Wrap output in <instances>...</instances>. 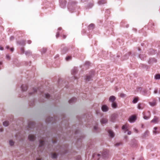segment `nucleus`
Here are the masks:
<instances>
[{
	"label": "nucleus",
	"instance_id": "obj_13",
	"mask_svg": "<svg viewBox=\"0 0 160 160\" xmlns=\"http://www.w3.org/2000/svg\"><path fill=\"white\" fill-rule=\"evenodd\" d=\"M149 132L148 131H146L145 132L142 134V137L143 138H147L149 136Z\"/></svg>",
	"mask_w": 160,
	"mask_h": 160
},
{
	"label": "nucleus",
	"instance_id": "obj_40",
	"mask_svg": "<svg viewBox=\"0 0 160 160\" xmlns=\"http://www.w3.org/2000/svg\"><path fill=\"white\" fill-rule=\"evenodd\" d=\"M149 104L152 106H154L156 105V102H149Z\"/></svg>",
	"mask_w": 160,
	"mask_h": 160
},
{
	"label": "nucleus",
	"instance_id": "obj_35",
	"mask_svg": "<svg viewBox=\"0 0 160 160\" xmlns=\"http://www.w3.org/2000/svg\"><path fill=\"white\" fill-rule=\"evenodd\" d=\"M131 54V52H129L128 53V54H126L125 55V57L124 58V59H128V56L130 55Z\"/></svg>",
	"mask_w": 160,
	"mask_h": 160
},
{
	"label": "nucleus",
	"instance_id": "obj_26",
	"mask_svg": "<svg viewBox=\"0 0 160 160\" xmlns=\"http://www.w3.org/2000/svg\"><path fill=\"white\" fill-rule=\"evenodd\" d=\"M122 129L123 130H125V131L124 132V133H126V132L127 131H128L127 124H126L123 125L122 127Z\"/></svg>",
	"mask_w": 160,
	"mask_h": 160
},
{
	"label": "nucleus",
	"instance_id": "obj_25",
	"mask_svg": "<svg viewBox=\"0 0 160 160\" xmlns=\"http://www.w3.org/2000/svg\"><path fill=\"white\" fill-rule=\"evenodd\" d=\"M158 128L157 127H155L154 128L153 130V133L155 135L158 134L159 133V132L157 131Z\"/></svg>",
	"mask_w": 160,
	"mask_h": 160
},
{
	"label": "nucleus",
	"instance_id": "obj_10",
	"mask_svg": "<svg viewBox=\"0 0 160 160\" xmlns=\"http://www.w3.org/2000/svg\"><path fill=\"white\" fill-rule=\"evenodd\" d=\"M28 138L30 141H33L35 140L36 137L34 135L30 134L28 136Z\"/></svg>",
	"mask_w": 160,
	"mask_h": 160
},
{
	"label": "nucleus",
	"instance_id": "obj_57",
	"mask_svg": "<svg viewBox=\"0 0 160 160\" xmlns=\"http://www.w3.org/2000/svg\"><path fill=\"white\" fill-rule=\"evenodd\" d=\"M62 37L63 39H65L66 38L67 36L66 35H63Z\"/></svg>",
	"mask_w": 160,
	"mask_h": 160
},
{
	"label": "nucleus",
	"instance_id": "obj_22",
	"mask_svg": "<svg viewBox=\"0 0 160 160\" xmlns=\"http://www.w3.org/2000/svg\"><path fill=\"white\" fill-rule=\"evenodd\" d=\"M76 101V98L75 97L72 98L69 101V102L70 104H72Z\"/></svg>",
	"mask_w": 160,
	"mask_h": 160
},
{
	"label": "nucleus",
	"instance_id": "obj_64",
	"mask_svg": "<svg viewBox=\"0 0 160 160\" xmlns=\"http://www.w3.org/2000/svg\"><path fill=\"white\" fill-rule=\"evenodd\" d=\"M6 48H7V49H9V46H7V47H6Z\"/></svg>",
	"mask_w": 160,
	"mask_h": 160
},
{
	"label": "nucleus",
	"instance_id": "obj_45",
	"mask_svg": "<svg viewBox=\"0 0 160 160\" xmlns=\"http://www.w3.org/2000/svg\"><path fill=\"white\" fill-rule=\"evenodd\" d=\"M120 96L122 98H123L126 96V95L123 93H120Z\"/></svg>",
	"mask_w": 160,
	"mask_h": 160
},
{
	"label": "nucleus",
	"instance_id": "obj_42",
	"mask_svg": "<svg viewBox=\"0 0 160 160\" xmlns=\"http://www.w3.org/2000/svg\"><path fill=\"white\" fill-rule=\"evenodd\" d=\"M122 144V142H117L115 144H114V146H115V147H118L119 146H120V145H121Z\"/></svg>",
	"mask_w": 160,
	"mask_h": 160
},
{
	"label": "nucleus",
	"instance_id": "obj_15",
	"mask_svg": "<svg viewBox=\"0 0 160 160\" xmlns=\"http://www.w3.org/2000/svg\"><path fill=\"white\" fill-rule=\"evenodd\" d=\"M22 90L23 91H25L28 89V86L26 85H22L21 86Z\"/></svg>",
	"mask_w": 160,
	"mask_h": 160
},
{
	"label": "nucleus",
	"instance_id": "obj_7",
	"mask_svg": "<svg viewBox=\"0 0 160 160\" xmlns=\"http://www.w3.org/2000/svg\"><path fill=\"white\" fill-rule=\"evenodd\" d=\"M159 118L156 116H154V118L151 121V122L154 123H158L159 122Z\"/></svg>",
	"mask_w": 160,
	"mask_h": 160
},
{
	"label": "nucleus",
	"instance_id": "obj_24",
	"mask_svg": "<svg viewBox=\"0 0 160 160\" xmlns=\"http://www.w3.org/2000/svg\"><path fill=\"white\" fill-rule=\"evenodd\" d=\"M25 53L26 56H29L32 55V52L30 50H28L26 51Z\"/></svg>",
	"mask_w": 160,
	"mask_h": 160
},
{
	"label": "nucleus",
	"instance_id": "obj_36",
	"mask_svg": "<svg viewBox=\"0 0 160 160\" xmlns=\"http://www.w3.org/2000/svg\"><path fill=\"white\" fill-rule=\"evenodd\" d=\"M3 124L5 127H7L8 125L9 122L8 121H5L3 122Z\"/></svg>",
	"mask_w": 160,
	"mask_h": 160
},
{
	"label": "nucleus",
	"instance_id": "obj_38",
	"mask_svg": "<svg viewBox=\"0 0 160 160\" xmlns=\"http://www.w3.org/2000/svg\"><path fill=\"white\" fill-rule=\"evenodd\" d=\"M44 144V141L42 140H40L39 147H41L43 146Z\"/></svg>",
	"mask_w": 160,
	"mask_h": 160
},
{
	"label": "nucleus",
	"instance_id": "obj_62",
	"mask_svg": "<svg viewBox=\"0 0 160 160\" xmlns=\"http://www.w3.org/2000/svg\"><path fill=\"white\" fill-rule=\"evenodd\" d=\"M78 159H80V158H81V157L80 156H78Z\"/></svg>",
	"mask_w": 160,
	"mask_h": 160
},
{
	"label": "nucleus",
	"instance_id": "obj_1",
	"mask_svg": "<svg viewBox=\"0 0 160 160\" xmlns=\"http://www.w3.org/2000/svg\"><path fill=\"white\" fill-rule=\"evenodd\" d=\"M77 2H71L68 4V8L69 11L71 12L74 10Z\"/></svg>",
	"mask_w": 160,
	"mask_h": 160
},
{
	"label": "nucleus",
	"instance_id": "obj_43",
	"mask_svg": "<svg viewBox=\"0 0 160 160\" xmlns=\"http://www.w3.org/2000/svg\"><path fill=\"white\" fill-rule=\"evenodd\" d=\"M9 143L10 145L12 146L14 144V142L12 140H10L9 141Z\"/></svg>",
	"mask_w": 160,
	"mask_h": 160
},
{
	"label": "nucleus",
	"instance_id": "obj_52",
	"mask_svg": "<svg viewBox=\"0 0 160 160\" xmlns=\"http://www.w3.org/2000/svg\"><path fill=\"white\" fill-rule=\"evenodd\" d=\"M10 40L12 41L14 39V37L13 36H11L10 38Z\"/></svg>",
	"mask_w": 160,
	"mask_h": 160
},
{
	"label": "nucleus",
	"instance_id": "obj_14",
	"mask_svg": "<svg viewBox=\"0 0 160 160\" xmlns=\"http://www.w3.org/2000/svg\"><path fill=\"white\" fill-rule=\"evenodd\" d=\"M17 43L21 46H25L26 44L25 41L24 40L18 41Z\"/></svg>",
	"mask_w": 160,
	"mask_h": 160
},
{
	"label": "nucleus",
	"instance_id": "obj_39",
	"mask_svg": "<svg viewBox=\"0 0 160 160\" xmlns=\"http://www.w3.org/2000/svg\"><path fill=\"white\" fill-rule=\"evenodd\" d=\"M47 51V49L45 48H42L41 50V52L42 54L45 53Z\"/></svg>",
	"mask_w": 160,
	"mask_h": 160
},
{
	"label": "nucleus",
	"instance_id": "obj_59",
	"mask_svg": "<svg viewBox=\"0 0 160 160\" xmlns=\"http://www.w3.org/2000/svg\"><path fill=\"white\" fill-rule=\"evenodd\" d=\"M142 56V55H141H141H139V58H141V59H142L143 58H142V57H141Z\"/></svg>",
	"mask_w": 160,
	"mask_h": 160
},
{
	"label": "nucleus",
	"instance_id": "obj_18",
	"mask_svg": "<svg viewBox=\"0 0 160 160\" xmlns=\"http://www.w3.org/2000/svg\"><path fill=\"white\" fill-rule=\"evenodd\" d=\"M108 120L105 118H102L100 120L101 123L102 124H106L107 123Z\"/></svg>",
	"mask_w": 160,
	"mask_h": 160
},
{
	"label": "nucleus",
	"instance_id": "obj_4",
	"mask_svg": "<svg viewBox=\"0 0 160 160\" xmlns=\"http://www.w3.org/2000/svg\"><path fill=\"white\" fill-rule=\"evenodd\" d=\"M117 117L118 115L117 114H112L110 117V121L113 122H115Z\"/></svg>",
	"mask_w": 160,
	"mask_h": 160
},
{
	"label": "nucleus",
	"instance_id": "obj_37",
	"mask_svg": "<svg viewBox=\"0 0 160 160\" xmlns=\"http://www.w3.org/2000/svg\"><path fill=\"white\" fill-rule=\"evenodd\" d=\"M142 104L141 103H139L138 105V108L139 109H143Z\"/></svg>",
	"mask_w": 160,
	"mask_h": 160
},
{
	"label": "nucleus",
	"instance_id": "obj_55",
	"mask_svg": "<svg viewBox=\"0 0 160 160\" xmlns=\"http://www.w3.org/2000/svg\"><path fill=\"white\" fill-rule=\"evenodd\" d=\"M31 42L32 41L30 40H28L27 41V43L29 44H31Z\"/></svg>",
	"mask_w": 160,
	"mask_h": 160
},
{
	"label": "nucleus",
	"instance_id": "obj_29",
	"mask_svg": "<svg viewBox=\"0 0 160 160\" xmlns=\"http://www.w3.org/2000/svg\"><path fill=\"white\" fill-rule=\"evenodd\" d=\"M94 25L93 24H91L88 27V29L89 30H92L94 28Z\"/></svg>",
	"mask_w": 160,
	"mask_h": 160
},
{
	"label": "nucleus",
	"instance_id": "obj_49",
	"mask_svg": "<svg viewBox=\"0 0 160 160\" xmlns=\"http://www.w3.org/2000/svg\"><path fill=\"white\" fill-rule=\"evenodd\" d=\"M158 89L157 88H155V89L154 92L155 94H156L158 93Z\"/></svg>",
	"mask_w": 160,
	"mask_h": 160
},
{
	"label": "nucleus",
	"instance_id": "obj_50",
	"mask_svg": "<svg viewBox=\"0 0 160 160\" xmlns=\"http://www.w3.org/2000/svg\"><path fill=\"white\" fill-rule=\"evenodd\" d=\"M6 58L8 60H10V56L8 55H7L6 56Z\"/></svg>",
	"mask_w": 160,
	"mask_h": 160
},
{
	"label": "nucleus",
	"instance_id": "obj_6",
	"mask_svg": "<svg viewBox=\"0 0 160 160\" xmlns=\"http://www.w3.org/2000/svg\"><path fill=\"white\" fill-rule=\"evenodd\" d=\"M108 151L104 150L102 152V155L103 158H105L108 157Z\"/></svg>",
	"mask_w": 160,
	"mask_h": 160
},
{
	"label": "nucleus",
	"instance_id": "obj_11",
	"mask_svg": "<svg viewBox=\"0 0 160 160\" xmlns=\"http://www.w3.org/2000/svg\"><path fill=\"white\" fill-rule=\"evenodd\" d=\"M102 110L104 112H106L108 111V108L106 105H103L102 107Z\"/></svg>",
	"mask_w": 160,
	"mask_h": 160
},
{
	"label": "nucleus",
	"instance_id": "obj_5",
	"mask_svg": "<svg viewBox=\"0 0 160 160\" xmlns=\"http://www.w3.org/2000/svg\"><path fill=\"white\" fill-rule=\"evenodd\" d=\"M136 117L135 116L132 115L129 118V121L131 123L134 122L136 120Z\"/></svg>",
	"mask_w": 160,
	"mask_h": 160
},
{
	"label": "nucleus",
	"instance_id": "obj_3",
	"mask_svg": "<svg viewBox=\"0 0 160 160\" xmlns=\"http://www.w3.org/2000/svg\"><path fill=\"white\" fill-rule=\"evenodd\" d=\"M59 4L60 6L62 8L66 7V1L65 0H59Z\"/></svg>",
	"mask_w": 160,
	"mask_h": 160
},
{
	"label": "nucleus",
	"instance_id": "obj_17",
	"mask_svg": "<svg viewBox=\"0 0 160 160\" xmlns=\"http://www.w3.org/2000/svg\"><path fill=\"white\" fill-rule=\"evenodd\" d=\"M116 99V98L114 96H112L109 97V100L110 102H114Z\"/></svg>",
	"mask_w": 160,
	"mask_h": 160
},
{
	"label": "nucleus",
	"instance_id": "obj_48",
	"mask_svg": "<svg viewBox=\"0 0 160 160\" xmlns=\"http://www.w3.org/2000/svg\"><path fill=\"white\" fill-rule=\"evenodd\" d=\"M72 58V57L71 56H68L66 58V60L67 61L71 60Z\"/></svg>",
	"mask_w": 160,
	"mask_h": 160
},
{
	"label": "nucleus",
	"instance_id": "obj_28",
	"mask_svg": "<svg viewBox=\"0 0 160 160\" xmlns=\"http://www.w3.org/2000/svg\"><path fill=\"white\" fill-rule=\"evenodd\" d=\"M111 106L113 108H116L117 107V105L116 102H112V103Z\"/></svg>",
	"mask_w": 160,
	"mask_h": 160
},
{
	"label": "nucleus",
	"instance_id": "obj_61",
	"mask_svg": "<svg viewBox=\"0 0 160 160\" xmlns=\"http://www.w3.org/2000/svg\"><path fill=\"white\" fill-rule=\"evenodd\" d=\"M3 48H2V47H0V50H3Z\"/></svg>",
	"mask_w": 160,
	"mask_h": 160
},
{
	"label": "nucleus",
	"instance_id": "obj_63",
	"mask_svg": "<svg viewBox=\"0 0 160 160\" xmlns=\"http://www.w3.org/2000/svg\"><path fill=\"white\" fill-rule=\"evenodd\" d=\"M97 156H101V154H99H99H97Z\"/></svg>",
	"mask_w": 160,
	"mask_h": 160
},
{
	"label": "nucleus",
	"instance_id": "obj_8",
	"mask_svg": "<svg viewBox=\"0 0 160 160\" xmlns=\"http://www.w3.org/2000/svg\"><path fill=\"white\" fill-rule=\"evenodd\" d=\"M157 60L155 58H150L148 62L150 64H153L154 63L156 62Z\"/></svg>",
	"mask_w": 160,
	"mask_h": 160
},
{
	"label": "nucleus",
	"instance_id": "obj_60",
	"mask_svg": "<svg viewBox=\"0 0 160 160\" xmlns=\"http://www.w3.org/2000/svg\"><path fill=\"white\" fill-rule=\"evenodd\" d=\"M14 50V48H12L10 49V50L11 52H13Z\"/></svg>",
	"mask_w": 160,
	"mask_h": 160
},
{
	"label": "nucleus",
	"instance_id": "obj_34",
	"mask_svg": "<svg viewBox=\"0 0 160 160\" xmlns=\"http://www.w3.org/2000/svg\"><path fill=\"white\" fill-rule=\"evenodd\" d=\"M155 79L157 80L160 79V74H156L155 76Z\"/></svg>",
	"mask_w": 160,
	"mask_h": 160
},
{
	"label": "nucleus",
	"instance_id": "obj_33",
	"mask_svg": "<svg viewBox=\"0 0 160 160\" xmlns=\"http://www.w3.org/2000/svg\"><path fill=\"white\" fill-rule=\"evenodd\" d=\"M148 114H149V116H144L143 117V118H144V119H146V120L150 118V117L151 115H150V112L148 111Z\"/></svg>",
	"mask_w": 160,
	"mask_h": 160
},
{
	"label": "nucleus",
	"instance_id": "obj_21",
	"mask_svg": "<svg viewBox=\"0 0 160 160\" xmlns=\"http://www.w3.org/2000/svg\"><path fill=\"white\" fill-rule=\"evenodd\" d=\"M62 28L61 27H60L58 28V32L56 33V37L57 38H58L59 36V34L60 33V31H61L62 30Z\"/></svg>",
	"mask_w": 160,
	"mask_h": 160
},
{
	"label": "nucleus",
	"instance_id": "obj_44",
	"mask_svg": "<svg viewBox=\"0 0 160 160\" xmlns=\"http://www.w3.org/2000/svg\"><path fill=\"white\" fill-rule=\"evenodd\" d=\"M98 127L97 126H95L94 127V130L95 132H98Z\"/></svg>",
	"mask_w": 160,
	"mask_h": 160
},
{
	"label": "nucleus",
	"instance_id": "obj_32",
	"mask_svg": "<svg viewBox=\"0 0 160 160\" xmlns=\"http://www.w3.org/2000/svg\"><path fill=\"white\" fill-rule=\"evenodd\" d=\"M52 158L53 159H56L57 157V155L56 153L52 154Z\"/></svg>",
	"mask_w": 160,
	"mask_h": 160
},
{
	"label": "nucleus",
	"instance_id": "obj_53",
	"mask_svg": "<svg viewBox=\"0 0 160 160\" xmlns=\"http://www.w3.org/2000/svg\"><path fill=\"white\" fill-rule=\"evenodd\" d=\"M128 131V133H127V134L128 135H130L131 134V131H128H128Z\"/></svg>",
	"mask_w": 160,
	"mask_h": 160
},
{
	"label": "nucleus",
	"instance_id": "obj_2",
	"mask_svg": "<svg viewBox=\"0 0 160 160\" xmlns=\"http://www.w3.org/2000/svg\"><path fill=\"white\" fill-rule=\"evenodd\" d=\"M94 72H91L90 73L89 75H87L86 76V80L87 81H89L92 80V78L94 76Z\"/></svg>",
	"mask_w": 160,
	"mask_h": 160
},
{
	"label": "nucleus",
	"instance_id": "obj_51",
	"mask_svg": "<svg viewBox=\"0 0 160 160\" xmlns=\"http://www.w3.org/2000/svg\"><path fill=\"white\" fill-rule=\"evenodd\" d=\"M34 104V102L33 101L32 102H30L29 105L30 106H33Z\"/></svg>",
	"mask_w": 160,
	"mask_h": 160
},
{
	"label": "nucleus",
	"instance_id": "obj_46",
	"mask_svg": "<svg viewBox=\"0 0 160 160\" xmlns=\"http://www.w3.org/2000/svg\"><path fill=\"white\" fill-rule=\"evenodd\" d=\"M21 54H23L24 53V49L23 48H21Z\"/></svg>",
	"mask_w": 160,
	"mask_h": 160
},
{
	"label": "nucleus",
	"instance_id": "obj_47",
	"mask_svg": "<svg viewBox=\"0 0 160 160\" xmlns=\"http://www.w3.org/2000/svg\"><path fill=\"white\" fill-rule=\"evenodd\" d=\"M93 5V3H90L88 5V7L89 8H91Z\"/></svg>",
	"mask_w": 160,
	"mask_h": 160
},
{
	"label": "nucleus",
	"instance_id": "obj_12",
	"mask_svg": "<svg viewBox=\"0 0 160 160\" xmlns=\"http://www.w3.org/2000/svg\"><path fill=\"white\" fill-rule=\"evenodd\" d=\"M78 72V70L77 68L74 67L71 71V73L73 75L76 74Z\"/></svg>",
	"mask_w": 160,
	"mask_h": 160
},
{
	"label": "nucleus",
	"instance_id": "obj_16",
	"mask_svg": "<svg viewBox=\"0 0 160 160\" xmlns=\"http://www.w3.org/2000/svg\"><path fill=\"white\" fill-rule=\"evenodd\" d=\"M108 133H109V136L112 138H113L114 136V133L112 131L109 130L108 131Z\"/></svg>",
	"mask_w": 160,
	"mask_h": 160
},
{
	"label": "nucleus",
	"instance_id": "obj_19",
	"mask_svg": "<svg viewBox=\"0 0 160 160\" xmlns=\"http://www.w3.org/2000/svg\"><path fill=\"white\" fill-rule=\"evenodd\" d=\"M132 143H132L131 144L133 147H136L138 144V142L135 140H132Z\"/></svg>",
	"mask_w": 160,
	"mask_h": 160
},
{
	"label": "nucleus",
	"instance_id": "obj_31",
	"mask_svg": "<svg viewBox=\"0 0 160 160\" xmlns=\"http://www.w3.org/2000/svg\"><path fill=\"white\" fill-rule=\"evenodd\" d=\"M37 90L36 88H33V92H30L29 93V95H32L34 93L37 92Z\"/></svg>",
	"mask_w": 160,
	"mask_h": 160
},
{
	"label": "nucleus",
	"instance_id": "obj_54",
	"mask_svg": "<svg viewBox=\"0 0 160 160\" xmlns=\"http://www.w3.org/2000/svg\"><path fill=\"white\" fill-rule=\"evenodd\" d=\"M90 64V62H87L85 63V65H89Z\"/></svg>",
	"mask_w": 160,
	"mask_h": 160
},
{
	"label": "nucleus",
	"instance_id": "obj_23",
	"mask_svg": "<svg viewBox=\"0 0 160 160\" xmlns=\"http://www.w3.org/2000/svg\"><path fill=\"white\" fill-rule=\"evenodd\" d=\"M68 48L67 47H64L62 51V54H64L68 51Z\"/></svg>",
	"mask_w": 160,
	"mask_h": 160
},
{
	"label": "nucleus",
	"instance_id": "obj_58",
	"mask_svg": "<svg viewBox=\"0 0 160 160\" xmlns=\"http://www.w3.org/2000/svg\"><path fill=\"white\" fill-rule=\"evenodd\" d=\"M2 64V62H0V69H1Z\"/></svg>",
	"mask_w": 160,
	"mask_h": 160
},
{
	"label": "nucleus",
	"instance_id": "obj_41",
	"mask_svg": "<svg viewBox=\"0 0 160 160\" xmlns=\"http://www.w3.org/2000/svg\"><path fill=\"white\" fill-rule=\"evenodd\" d=\"M138 100V98L136 97L133 99V100L132 101V102L134 103H136L137 102Z\"/></svg>",
	"mask_w": 160,
	"mask_h": 160
},
{
	"label": "nucleus",
	"instance_id": "obj_30",
	"mask_svg": "<svg viewBox=\"0 0 160 160\" xmlns=\"http://www.w3.org/2000/svg\"><path fill=\"white\" fill-rule=\"evenodd\" d=\"M35 126V123L33 122H30L28 124V127L30 128H32Z\"/></svg>",
	"mask_w": 160,
	"mask_h": 160
},
{
	"label": "nucleus",
	"instance_id": "obj_56",
	"mask_svg": "<svg viewBox=\"0 0 160 160\" xmlns=\"http://www.w3.org/2000/svg\"><path fill=\"white\" fill-rule=\"evenodd\" d=\"M134 130L135 132H136L137 133L138 132V130L136 128H134Z\"/></svg>",
	"mask_w": 160,
	"mask_h": 160
},
{
	"label": "nucleus",
	"instance_id": "obj_9",
	"mask_svg": "<svg viewBox=\"0 0 160 160\" xmlns=\"http://www.w3.org/2000/svg\"><path fill=\"white\" fill-rule=\"evenodd\" d=\"M40 94L45 98H49L50 97V95L48 93L43 94L42 91H41Z\"/></svg>",
	"mask_w": 160,
	"mask_h": 160
},
{
	"label": "nucleus",
	"instance_id": "obj_27",
	"mask_svg": "<svg viewBox=\"0 0 160 160\" xmlns=\"http://www.w3.org/2000/svg\"><path fill=\"white\" fill-rule=\"evenodd\" d=\"M106 3V0H101L98 2V3L99 5L104 4Z\"/></svg>",
	"mask_w": 160,
	"mask_h": 160
},
{
	"label": "nucleus",
	"instance_id": "obj_20",
	"mask_svg": "<svg viewBox=\"0 0 160 160\" xmlns=\"http://www.w3.org/2000/svg\"><path fill=\"white\" fill-rule=\"evenodd\" d=\"M53 119V118L52 117H48L47 118V119L46 120V121L48 123H49V122L53 123V122L52 121V120Z\"/></svg>",
	"mask_w": 160,
	"mask_h": 160
}]
</instances>
